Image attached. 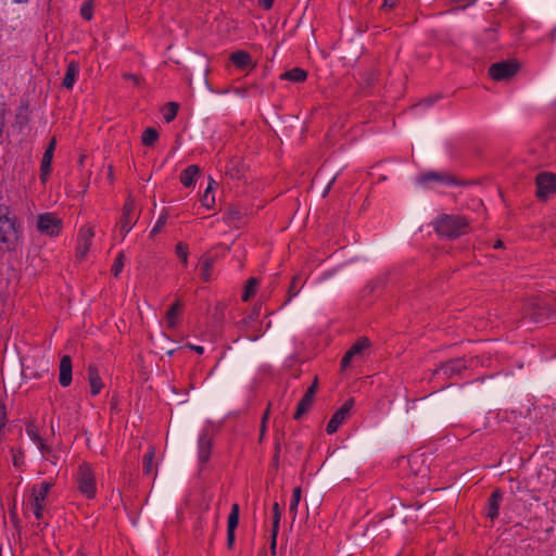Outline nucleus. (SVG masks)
Here are the masks:
<instances>
[{"instance_id": "obj_44", "label": "nucleus", "mask_w": 556, "mask_h": 556, "mask_svg": "<svg viewBox=\"0 0 556 556\" xmlns=\"http://www.w3.org/2000/svg\"><path fill=\"white\" fill-rule=\"evenodd\" d=\"M296 281H298V276H294L291 283H290V287H289V290H288V300H291V298L295 296L298 294V290L295 289V286H296Z\"/></svg>"}, {"instance_id": "obj_61", "label": "nucleus", "mask_w": 556, "mask_h": 556, "mask_svg": "<svg viewBox=\"0 0 556 556\" xmlns=\"http://www.w3.org/2000/svg\"><path fill=\"white\" fill-rule=\"evenodd\" d=\"M237 92L243 94V93H245V89H243V90L237 89Z\"/></svg>"}, {"instance_id": "obj_56", "label": "nucleus", "mask_w": 556, "mask_h": 556, "mask_svg": "<svg viewBox=\"0 0 556 556\" xmlns=\"http://www.w3.org/2000/svg\"><path fill=\"white\" fill-rule=\"evenodd\" d=\"M278 463H279V455L277 454H274V457H273V464L275 467H278Z\"/></svg>"}, {"instance_id": "obj_32", "label": "nucleus", "mask_w": 556, "mask_h": 556, "mask_svg": "<svg viewBox=\"0 0 556 556\" xmlns=\"http://www.w3.org/2000/svg\"><path fill=\"white\" fill-rule=\"evenodd\" d=\"M215 184V181L213 179H211L204 194L201 197V203L204 207L206 208H211L213 207L214 203H215V198L214 195L211 193L212 192V189H213V185Z\"/></svg>"}, {"instance_id": "obj_17", "label": "nucleus", "mask_w": 556, "mask_h": 556, "mask_svg": "<svg viewBox=\"0 0 556 556\" xmlns=\"http://www.w3.org/2000/svg\"><path fill=\"white\" fill-rule=\"evenodd\" d=\"M229 59L232 62V64L240 70L255 67V63L252 61L251 54L245 51L238 50L236 52H232Z\"/></svg>"}, {"instance_id": "obj_10", "label": "nucleus", "mask_w": 556, "mask_h": 556, "mask_svg": "<svg viewBox=\"0 0 556 556\" xmlns=\"http://www.w3.org/2000/svg\"><path fill=\"white\" fill-rule=\"evenodd\" d=\"M134 211L135 202L129 197L123 206V214L119 222V229L123 232V237H125L131 230L132 226L136 223V219H134Z\"/></svg>"}, {"instance_id": "obj_37", "label": "nucleus", "mask_w": 556, "mask_h": 556, "mask_svg": "<svg viewBox=\"0 0 556 556\" xmlns=\"http://www.w3.org/2000/svg\"><path fill=\"white\" fill-rule=\"evenodd\" d=\"M125 254L124 252L118 253L114 264L112 265V274L117 277L124 267Z\"/></svg>"}, {"instance_id": "obj_4", "label": "nucleus", "mask_w": 556, "mask_h": 556, "mask_svg": "<svg viewBox=\"0 0 556 556\" xmlns=\"http://www.w3.org/2000/svg\"><path fill=\"white\" fill-rule=\"evenodd\" d=\"M77 488L88 498H92L96 495V478L92 469L86 463L78 467L77 471Z\"/></svg>"}, {"instance_id": "obj_54", "label": "nucleus", "mask_w": 556, "mask_h": 556, "mask_svg": "<svg viewBox=\"0 0 556 556\" xmlns=\"http://www.w3.org/2000/svg\"><path fill=\"white\" fill-rule=\"evenodd\" d=\"M268 414H269V409L267 408V410L265 412L264 416H263V419H262V433L264 432L265 430V422L268 418Z\"/></svg>"}, {"instance_id": "obj_51", "label": "nucleus", "mask_w": 556, "mask_h": 556, "mask_svg": "<svg viewBox=\"0 0 556 556\" xmlns=\"http://www.w3.org/2000/svg\"><path fill=\"white\" fill-rule=\"evenodd\" d=\"M260 4H262L266 10L270 9L274 4V0H258Z\"/></svg>"}, {"instance_id": "obj_18", "label": "nucleus", "mask_w": 556, "mask_h": 556, "mask_svg": "<svg viewBox=\"0 0 556 556\" xmlns=\"http://www.w3.org/2000/svg\"><path fill=\"white\" fill-rule=\"evenodd\" d=\"M503 500V492L501 489H495L488 502V510L486 516L491 520H494L498 517L500 504Z\"/></svg>"}, {"instance_id": "obj_41", "label": "nucleus", "mask_w": 556, "mask_h": 556, "mask_svg": "<svg viewBox=\"0 0 556 556\" xmlns=\"http://www.w3.org/2000/svg\"><path fill=\"white\" fill-rule=\"evenodd\" d=\"M227 218L228 220H239L242 217V212L236 206H229L227 208Z\"/></svg>"}, {"instance_id": "obj_2", "label": "nucleus", "mask_w": 556, "mask_h": 556, "mask_svg": "<svg viewBox=\"0 0 556 556\" xmlns=\"http://www.w3.org/2000/svg\"><path fill=\"white\" fill-rule=\"evenodd\" d=\"M468 222L460 215H442L435 222L438 235L450 239L458 238L467 232Z\"/></svg>"}, {"instance_id": "obj_23", "label": "nucleus", "mask_w": 556, "mask_h": 556, "mask_svg": "<svg viewBox=\"0 0 556 556\" xmlns=\"http://www.w3.org/2000/svg\"><path fill=\"white\" fill-rule=\"evenodd\" d=\"M226 174L232 179H241L243 177V164L241 159H232L226 169Z\"/></svg>"}, {"instance_id": "obj_1", "label": "nucleus", "mask_w": 556, "mask_h": 556, "mask_svg": "<svg viewBox=\"0 0 556 556\" xmlns=\"http://www.w3.org/2000/svg\"><path fill=\"white\" fill-rule=\"evenodd\" d=\"M18 241V229L15 216H11L5 205H0V251L7 252L15 249Z\"/></svg>"}, {"instance_id": "obj_62", "label": "nucleus", "mask_w": 556, "mask_h": 556, "mask_svg": "<svg viewBox=\"0 0 556 556\" xmlns=\"http://www.w3.org/2000/svg\"><path fill=\"white\" fill-rule=\"evenodd\" d=\"M330 188V185L328 186V188L325 190V194L328 193V190Z\"/></svg>"}, {"instance_id": "obj_11", "label": "nucleus", "mask_w": 556, "mask_h": 556, "mask_svg": "<svg viewBox=\"0 0 556 556\" xmlns=\"http://www.w3.org/2000/svg\"><path fill=\"white\" fill-rule=\"evenodd\" d=\"M51 486V482H42L40 485V490L38 492L36 488L33 489L34 501L31 503V508L37 519H40L42 517L43 502Z\"/></svg>"}, {"instance_id": "obj_53", "label": "nucleus", "mask_w": 556, "mask_h": 556, "mask_svg": "<svg viewBox=\"0 0 556 556\" xmlns=\"http://www.w3.org/2000/svg\"><path fill=\"white\" fill-rule=\"evenodd\" d=\"M456 3H459L462 8H466L469 4L473 3L476 0H454Z\"/></svg>"}, {"instance_id": "obj_28", "label": "nucleus", "mask_w": 556, "mask_h": 556, "mask_svg": "<svg viewBox=\"0 0 556 556\" xmlns=\"http://www.w3.org/2000/svg\"><path fill=\"white\" fill-rule=\"evenodd\" d=\"M258 283V279L254 277H251L247 280L244 291L242 294V301L248 302L252 296H254Z\"/></svg>"}, {"instance_id": "obj_38", "label": "nucleus", "mask_w": 556, "mask_h": 556, "mask_svg": "<svg viewBox=\"0 0 556 556\" xmlns=\"http://www.w3.org/2000/svg\"><path fill=\"white\" fill-rule=\"evenodd\" d=\"M176 254L182 264L186 265L188 262V245L184 242H178L176 245Z\"/></svg>"}, {"instance_id": "obj_16", "label": "nucleus", "mask_w": 556, "mask_h": 556, "mask_svg": "<svg viewBox=\"0 0 556 556\" xmlns=\"http://www.w3.org/2000/svg\"><path fill=\"white\" fill-rule=\"evenodd\" d=\"M59 381L62 387H68L72 382V358L64 355L60 362Z\"/></svg>"}, {"instance_id": "obj_35", "label": "nucleus", "mask_w": 556, "mask_h": 556, "mask_svg": "<svg viewBox=\"0 0 556 556\" xmlns=\"http://www.w3.org/2000/svg\"><path fill=\"white\" fill-rule=\"evenodd\" d=\"M301 493H302V490L300 486H298L293 490L292 501H291V504L289 507V511L292 515L293 519H295V516H296L298 505L301 500Z\"/></svg>"}, {"instance_id": "obj_26", "label": "nucleus", "mask_w": 556, "mask_h": 556, "mask_svg": "<svg viewBox=\"0 0 556 556\" xmlns=\"http://www.w3.org/2000/svg\"><path fill=\"white\" fill-rule=\"evenodd\" d=\"M214 257L205 254L202 256V263H201V278L204 281H208L211 279V273L214 266Z\"/></svg>"}, {"instance_id": "obj_27", "label": "nucleus", "mask_w": 556, "mask_h": 556, "mask_svg": "<svg viewBox=\"0 0 556 556\" xmlns=\"http://www.w3.org/2000/svg\"><path fill=\"white\" fill-rule=\"evenodd\" d=\"M182 307V303L180 301H176L166 312V321L168 328H175L177 324V316Z\"/></svg>"}, {"instance_id": "obj_46", "label": "nucleus", "mask_w": 556, "mask_h": 556, "mask_svg": "<svg viewBox=\"0 0 556 556\" xmlns=\"http://www.w3.org/2000/svg\"><path fill=\"white\" fill-rule=\"evenodd\" d=\"M316 390H317V378H315L312 386L308 387V389L305 392V395H309V397L314 399Z\"/></svg>"}, {"instance_id": "obj_14", "label": "nucleus", "mask_w": 556, "mask_h": 556, "mask_svg": "<svg viewBox=\"0 0 556 556\" xmlns=\"http://www.w3.org/2000/svg\"><path fill=\"white\" fill-rule=\"evenodd\" d=\"M56 140L55 138H52L49 146L47 147L42 160H41V166H40V178L42 181L47 179V177L50 175L51 172V162L53 159V153L55 150Z\"/></svg>"}, {"instance_id": "obj_40", "label": "nucleus", "mask_w": 556, "mask_h": 556, "mask_svg": "<svg viewBox=\"0 0 556 556\" xmlns=\"http://www.w3.org/2000/svg\"><path fill=\"white\" fill-rule=\"evenodd\" d=\"M166 220H167V215L166 214H162L157 222L155 223L154 227L152 228L150 235L151 237L155 236L156 233H159L162 228L165 226L166 224Z\"/></svg>"}, {"instance_id": "obj_43", "label": "nucleus", "mask_w": 556, "mask_h": 556, "mask_svg": "<svg viewBox=\"0 0 556 556\" xmlns=\"http://www.w3.org/2000/svg\"><path fill=\"white\" fill-rule=\"evenodd\" d=\"M124 79H130L131 83H134L135 86L139 87L141 86L143 79L139 77L138 75L131 74V73H125L123 74Z\"/></svg>"}, {"instance_id": "obj_19", "label": "nucleus", "mask_w": 556, "mask_h": 556, "mask_svg": "<svg viewBox=\"0 0 556 556\" xmlns=\"http://www.w3.org/2000/svg\"><path fill=\"white\" fill-rule=\"evenodd\" d=\"M88 381L90 384V392L92 395H97L101 392L103 383L99 375V370L96 365L90 364L88 366Z\"/></svg>"}, {"instance_id": "obj_29", "label": "nucleus", "mask_w": 556, "mask_h": 556, "mask_svg": "<svg viewBox=\"0 0 556 556\" xmlns=\"http://www.w3.org/2000/svg\"><path fill=\"white\" fill-rule=\"evenodd\" d=\"M313 401H314V399L309 397V395L304 394L298 404L295 414L293 416L294 419H300L304 414H306L308 412V409L311 408Z\"/></svg>"}, {"instance_id": "obj_45", "label": "nucleus", "mask_w": 556, "mask_h": 556, "mask_svg": "<svg viewBox=\"0 0 556 556\" xmlns=\"http://www.w3.org/2000/svg\"><path fill=\"white\" fill-rule=\"evenodd\" d=\"M7 422L5 405L0 402V427H4Z\"/></svg>"}, {"instance_id": "obj_60", "label": "nucleus", "mask_w": 556, "mask_h": 556, "mask_svg": "<svg viewBox=\"0 0 556 556\" xmlns=\"http://www.w3.org/2000/svg\"><path fill=\"white\" fill-rule=\"evenodd\" d=\"M17 3H26L28 0H14Z\"/></svg>"}, {"instance_id": "obj_49", "label": "nucleus", "mask_w": 556, "mask_h": 556, "mask_svg": "<svg viewBox=\"0 0 556 556\" xmlns=\"http://www.w3.org/2000/svg\"><path fill=\"white\" fill-rule=\"evenodd\" d=\"M277 534L278 532H273L271 531V535H270V552L273 555L276 554V539H277Z\"/></svg>"}, {"instance_id": "obj_25", "label": "nucleus", "mask_w": 556, "mask_h": 556, "mask_svg": "<svg viewBox=\"0 0 556 556\" xmlns=\"http://www.w3.org/2000/svg\"><path fill=\"white\" fill-rule=\"evenodd\" d=\"M211 455V440L206 435L199 439V459L206 463Z\"/></svg>"}, {"instance_id": "obj_31", "label": "nucleus", "mask_w": 556, "mask_h": 556, "mask_svg": "<svg viewBox=\"0 0 556 556\" xmlns=\"http://www.w3.org/2000/svg\"><path fill=\"white\" fill-rule=\"evenodd\" d=\"M159 139V132L153 127H148L141 137V141L147 147H152Z\"/></svg>"}, {"instance_id": "obj_48", "label": "nucleus", "mask_w": 556, "mask_h": 556, "mask_svg": "<svg viewBox=\"0 0 556 556\" xmlns=\"http://www.w3.org/2000/svg\"><path fill=\"white\" fill-rule=\"evenodd\" d=\"M5 126V109H0V137L3 134V128Z\"/></svg>"}, {"instance_id": "obj_21", "label": "nucleus", "mask_w": 556, "mask_h": 556, "mask_svg": "<svg viewBox=\"0 0 556 556\" xmlns=\"http://www.w3.org/2000/svg\"><path fill=\"white\" fill-rule=\"evenodd\" d=\"M200 168L198 165H189L187 168H185L180 174V182L185 187H191L194 181L195 177L199 174Z\"/></svg>"}, {"instance_id": "obj_58", "label": "nucleus", "mask_w": 556, "mask_h": 556, "mask_svg": "<svg viewBox=\"0 0 556 556\" xmlns=\"http://www.w3.org/2000/svg\"><path fill=\"white\" fill-rule=\"evenodd\" d=\"M279 453H280V443H279V442H277V443L275 444V454L279 455Z\"/></svg>"}, {"instance_id": "obj_12", "label": "nucleus", "mask_w": 556, "mask_h": 556, "mask_svg": "<svg viewBox=\"0 0 556 556\" xmlns=\"http://www.w3.org/2000/svg\"><path fill=\"white\" fill-rule=\"evenodd\" d=\"M464 369H466V364L464 359L457 358L442 364L440 367L433 370V376L443 375L445 378L450 379L455 375H459Z\"/></svg>"}, {"instance_id": "obj_5", "label": "nucleus", "mask_w": 556, "mask_h": 556, "mask_svg": "<svg viewBox=\"0 0 556 556\" xmlns=\"http://www.w3.org/2000/svg\"><path fill=\"white\" fill-rule=\"evenodd\" d=\"M535 195L540 201H546L556 193V174L542 172L535 177Z\"/></svg>"}, {"instance_id": "obj_42", "label": "nucleus", "mask_w": 556, "mask_h": 556, "mask_svg": "<svg viewBox=\"0 0 556 556\" xmlns=\"http://www.w3.org/2000/svg\"><path fill=\"white\" fill-rule=\"evenodd\" d=\"M81 16L89 21L92 17V7L90 2H85L84 5L80 9Z\"/></svg>"}, {"instance_id": "obj_33", "label": "nucleus", "mask_w": 556, "mask_h": 556, "mask_svg": "<svg viewBox=\"0 0 556 556\" xmlns=\"http://www.w3.org/2000/svg\"><path fill=\"white\" fill-rule=\"evenodd\" d=\"M154 456H155V450L152 446L143 455L142 468H143L144 473H147V475H150L152 472V465H153Z\"/></svg>"}, {"instance_id": "obj_20", "label": "nucleus", "mask_w": 556, "mask_h": 556, "mask_svg": "<svg viewBox=\"0 0 556 556\" xmlns=\"http://www.w3.org/2000/svg\"><path fill=\"white\" fill-rule=\"evenodd\" d=\"M28 104H22L17 108L13 127L20 131L29 123Z\"/></svg>"}, {"instance_id": "obj_24", "label": "nucleus", "mask_w": 556, "mask_h": 556, "mask_svg": "<svg viewBox=\"0 0 556 556\" xmlns=\"http://www.w3.org/2000/svg\"><path fill=\"white\" fill-rule=\"evenodd\" d=\"M78 74V65L75 62H70L66 68V74L63 78L62 86L66 89H71L74 86Z\"/></svg>"}, {"instance_id": "obj_13", "label": "nucleus", "mask_w": 556, "mask_h": 556, "mask_svg": "<svg viewBox=\"0 0 556 556\" xmlns=\"http://www.w3.org/2000/svg\"><path fill=\"white\" fill-rule=\"evenodd\" d=\"M94 236L92 228H83L78 235V245H77V257L84 258L91 245V239Z\"/></svg>"}, {"instance_id": "obj_47", "label": "nucleus", "mask_w": 556, "mask_h": 556, "mask_svg": "<svg viewBox=\"0 0 556 556\" xmlns=\"http://www.w3.org/2000/svg\"><path fill=\"white\" fill-rule=\"evenodd\" d=\"M397 0H383L382 9L386 11L392 10L396 5Z\"/></svg>"}, {"instance_id": "obj_52", "label": "nucleus", "mask_w": 556, "mask_h": 556, "mask_svg": "<svg viewBox=\"0 0 556 556\" xmlns=\"http://www.w3.org/2000/svg\"><path fill=\"white\" fill-rule=\"evenodd\" d=\"M190 350H193L194 352H197L198 354H203L204 352V349L203 346L201 345H192V344H188L187 345Z\"/></svg>"}, {"instance_id": "obj_7", "label": "nucleus", "mask_w": 556, "mask_h": 556, "mask_svg": "<svg viewBox=\"0 0 556 556\" xmlns=\"http://www.w3.org/2000/svg\"><path fill=\"white\" fill-rule=\"evenodd\" d=\"M440 182V184H446V185H456V186H465L467 185L466 181H463L450 173H441V172H434L429 170L424 174H420L417 177V182L420 185L427 186L429 182Z\"/></svg>"}, {"instance_id": "obj_57", "label": "nucleus", "mask_w": 556, "mask_h": 556, "mask_svg": "<svg viewBox=\"0 0 556 556\" xmlns=\"http://www.w3.org/2000/svg\"><path fill=\"white\" fill-rule=\"evenodd\" d=\"M504 247V243L502 240H497L494 244V249H500V248H503Z\"/></svg>"}, {"instance_id": "obj_55", "label": "nucleus", "mask_w": 556, "mask_h": 556, "mask_svg": "<svg viewBox=\"0 0 556 556\" xmlns=\"http://www.w3.org/2000/svg\"><path fill=\"white\" fill-rule=\"evenodd\" d=\"M434 99L432 98H428V99H425L421 104H426V105H431L433 103Z\"/></svg>"}, {"instance_id": "obj_9", "label": "nucleus", "mask_w": 556, "mask_h": 556, "mask_svg": "<svg viewBox=\"0 0 556 556\" xmlns=\"http://www.w3.org/2000/svg\"><path fill=\"white\" fill-rule=\"evenodd\" d=\"M370 345V342L367 338H361L357 340L343 355L341 359V370H345L352 359L357 356H362L363 352Z\"/></svg>"}, {"instance_id": "obj_59", "label": "nucleus", "mask_w": 556, "mask_h": 556, "mask_svg": "<svg viewBox=\"0 0 556 556\" xmlns=\"http://www.w3.org/2000/svg\"><path fill=\"white\" fill-rule=\"evenodd\" d=\"M109 177L111 179L113 178V168H112V166H110V168H109Z\"/></svg>"}, {"instance_id": "obj_39", "label": "nucleus", "mask_w": 556, "mask_h": 556, "mask_svg": "<svg viewBox=\"0 0 556 556\" xmlns=\"http://www.w3.org/2000/svg\"><path fill=\"white\" fill-rule=\"evenodd\" d=\"M280 508L279 504L275 503L273 506V532H278L279 529V522H280Z\"/></svg>"}, {"instance_id": "obj_8", "label": "nucleus", "mask_w": 556, "mask_h": 556, "mask_svg": "<svg viewBox=\"0 0 556 556\" xmlns=\"http://www.w3.org/2000/svg\"><path fill=\"white\" fill-rule=\"evenodd\" d=\"M354 400L349 399L344 402V404L332 415L330 420L327 424L326 431L328 434H332L337 432L339 427L343 424L346 417L350 415L351 409L353 408Z\"/></svg>"}, {"instance_id": "obj_30", "label": "nucleus", "mask_w": 556, "mask_h": 556, "mask_svg": "<svg viewBox=\"0 0 556 556\" xmlns=\"http://www.w3.org/2000/svg\"><path fill=\"white\" fill-rule=\"evenodd\" d=\"M26 432L35 442H37L39 444V447L41 451H43V452L49 451V447L45 444L43 440L38 434V429L33 422H29L27 425Z\"/></svg>"}, {"instance_id": "obj_15", "label": "nucleus", "mask_w": 556, "mask_h": 556, "mask_svg": "<svg viewBox=\"0 0 556 556\" xmlns=\"http://www.w3.org/2000/svg\"><path fill=\"white\" fill-rule=\"evenodd\" d=\"M239 505L233 504L231 506L230 514L228 516V525H227V546L232 548L235 543V531L238 527L239 522Z\"/></svg>"}, {"instance_id": "obj_50", "label": "nucleus", "mask_w": 556, "mask_h": 556, "mask_svg": "<svg viewBox=\"0 0 556 556\" xmlns=\"http://www.w3.org/2000/svg\"><path fill=\"white\" fill-rule=\"evenodd\" d=\"M24 454L22 452H18L14 454L13 464L14 466L18 467L23 463Z\"/></svg>"}, {"instance_id": "obj_3", "label": "nucleus", "mask_w": 556, "mask_h": 556, "mask_svg": "<svg viewBox=\"0 0 556 556\" xmlns=\"http://www.w3.org/2000/svg\"><path fill=\"white\" fill-rule=\"evenodd\" d=\"M520 70V63L517 60H505L493 63L489 67V75L496 81L508 80Z\"/></svg>"}, {"instance_id": "obj_63", "label": "nucleus", "mask_w": 556, "mask_h": 556, "mask_svg": "<svg viewBox=\"0 0 556 556\" xmlns=\"http://www.w3.org/2000/svg\"><path fill=\"white\" fill-rule=\"evenodd\" d=\"M81 556H85V555H81Z\"/></svg>"}, {"instance_id": "obj_36", "label": "nucleus", "mask_w": 556, "mask_h": 556, "mask_svg": "<svg viewBox=\"0 0 556 556\" xmlns=\"http://www.w3.org/2000/svg\"><path fill=\"white\" fill-rule=\"evenodd\" d=\"M165 109H166V112L164 114V119H165V122L170 123L172 121L175 119L178 109H179V105L176 102H168L166 104Z\"/></svg>"}, {"instance_id": "obj_22", "label": "nucleus", "mask_w": 556, "mask_h": 556, "mask_svg": "<svg viewBox=\"0 0 556 556\" xmlns=\"http://www.w3.org/2000/svg\"><path fill=\"white\" fill-rule=\"evenodd\" d=\"M280 78L293 83H303L307 78V72L301 67H293L290 71L282 73Z\"/></svg>"}, {"instance_id": "obj_6", "label": "nucleus", "mask_w": 556, "mask_h": 556, "mask_svg": "<svg viewBox=\"0 0 556 556\" xmlns=\"http://www.w3.org/2000/svg\"><path fill=\"white\" fill-rule=\"evenodd\" d=\"M37 229L48 236H58L62 229V219L54 213H42L38 215Z\"/></svg>"}, {"instance_id": "obj_34", "label": "nucleus", "mask_w": 556, "mask_h": 556, "mask_svg": "<svg viewBox=\"0 0 556 556\" xmlns=\"http://www.w3.org/2000/svg\"><path fill=\"white\" fill-rule=\"evenodd\" d=\"M260 314H261V305L256 304L253 306L250 314L239 323V327L242 329L247 328L251 323L255 321L258 318Z\"/></svg>"}]
</instances>
